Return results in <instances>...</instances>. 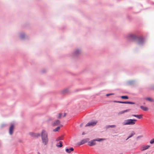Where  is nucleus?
<instances>
[{"mask_svg":"<svg viewBox=\"0 0 154 154\" xmlns=\"http://www.w3.org/2000/svg\"><path fill=\"white\" fill-rule=\"evenodd\" d=\"M127 40L129 42L134 41L140 45H143L145 42L144 38L142 36H138L132 34L128 35L126 37Z\"/></svg>","mask_w":154,"mask_h":154,"instance_id":"f257e3e1","label":"nucleus"},{"mask_svg":"<svg viewBox=\"0 0 154 154\" xmlns=\"http://www.w3.org/2000/svg\"><path fill=\"white\" fill-rule=\"evenodd\" d=\"M43 143L45 145H46L48 142V133L46 131L43 130L41 135Z\"/></svg>","mask_w":154,"mask_h":154,"instance_id":"f03ea898","label":"nucleus"},{"mask_svg":"<svg viewBox=\"0 0 154 154\" xmlns=\"http://www.w3.org/2000/svg\"><path fill=\"white\" fill-rule=\"evenodd\" d=\"M137 121V120L136 119H128L125 120L122 124L123 125H133L135 124V122Z\"/></svg>","mask_w":154,"mask_h":154,"instance_id":"7ed1b4c3","label":"nucleus"},{"mask_svg":"<svg viewBox=\"0 0 154 154\" xmlns=\"http://www.w3.org/2000/svg\"><path fill=\"white\" fill-rule=\"evenodd\" d=\"M81 52V50L77 48L72 53V56L74 57H77L80 55Z\"/></svg>","mask_w":154,"mask_h":154,"instance_id":"20e7f679","label":"nucleus"},{"mask_svg":"<svg viewBox=\"0 0 154 154\" xmlns=\"http://www.w3.org/2000/svg\"><path fill=\"white\" fill-rule=\"evenodd\" d=\"M29 135L32 137L37 138L38 137L41 136V134L40 133H37L33 132H30L29 133Z\"/></svg>","mask_w":154,"mask_h":154,"instance_id":"39448f33","label":"nucleus"},{"mask_svg":"<svg viewBox=\"0 0 154 154\" xmlns=\"http://www.w3.org/2000/svg\"><path fill=\"white\" fill-rule=\"evenodd\" d=\"M97 122V121H93L92 120L87 123L85 125V127L89 126H94L96 125Z\"/></svg>","mask_w":154,"mask_h":154,"instance_id":"423d86ee","label":"nucleus"},{"mask_svg":"<svg viewBox=\"0 0 154 154\" xmlns=\"http://www.w3.org/2000/svg\"><path fill=\"white\" fill-rule=\"evenodd\" d=\"M96 141H97V139H93L90 141H88V144L90 146H93L96 144Z\"/></svg>","mask_w":154,"mask_h":154,"instance_id":"0eeeda50","label":"nucleus"},{"mask_svg":"<svg viewBox=\"0 0 154 154\" xmlns=\"http://www.w3.org/2000/svg\"><path fill=\"white\" fill-rule=\"evenodd\" d=\"M90 139L89 138L84 139L81 141L79 143V145H82L85 144V143L88 142Z\"/></svg>","mask_w":154,"mask_h":154,"instance_id":"6e6552de","label":"nucleus"},{"mask_svg":"<svg viewBox=\"0 0 154 154\" xmlns=\"http://www.w3.org/2000/svg\"><path fill=\"white\" fill-rule=\"evenodd\" d=\"M14 128V126L13 124H12L9 128V133L10 135H11L13 133V131Z\"/></svg>","mask_w":154,"mask_h":154,"instance_id":"1a4fd4ad","label":"nucleus"},{"mask_svg":"<svg viewBox=\"0 0 154 154\" xmlns=\"http://www.w3.org/2000/svg\"><path fill=\"white\" fill-rule=\"evenodd\" d=\"M60 124V121L58 120H56L52 124V125L53 126H55L59 125Z\"/></svg>","mask_w":154,"mask_h":154,"instance_id":"9d476101","label":"nucleus"},{"mask_svg":"<svg viewBox=\"0 0 154 154\" xmlns=\"http://www.w3.org/2000/svg\"><path fill=\"white\" fill-rule=\"evenodd\" d=\"M150 147V146L149 145H143L142 146V149H141V150L143 151L146 150L148 149Z\"/></svg>","mask_w":154,"mask_h":154,"instance_id":"9b49d317","label":"nucleus"},{"mask_svg":"<svg viewBox=\"0 0 154 154\" xmlns=\"http://www.w3.org/2000/svg\"><path fill=\"white\" fill-rule=\"evenodd\" d=\"M120 103L123 104H134L135 103L131 101H120Z\"/></svg>","mask_w":154,"mask_h":154,"instance_id":"f8f14e48","label":"nucleus"},{"mask_svg":"<svg viewBox=\"0 0 154 154\" xmlns=\"http://www.w3.org/2000/svg\"><path fill=\"white\" fill-rule=\"evenodd\" d=\"M65 150L67 152L70 153L71 152L73 151L74 149L73 147H71L69 149L66 148Z\"/></svg>","mask_w":154,"mask_h":154,"instance_id":"ddd939ff","label":"nucleus"},{"mask_svg":"<svg viewBox=\"0 0 154 154\" xmlns=\"http://www.w3.org/2000/svg\"><path fill=\"white\" fill-rule=\"evenodd\" d=\"M142 116L143 115L141 114H140V115L133 114L132 115V116L136 117L139 119H141L142 118Z\"/></svg>","mask_w":154,"mask_h":154,"instance_id":"4468645a","label":"nucleus"},{"mask_svg":"<svg viewBox=\"0 0 154 154\" xmlns=\"http://www.w3.org/2000/svg\"><path fill=\"white\" fill-rule=\"evenodd\" d=\"M19 36L21 39L23 40L25 38V35L24 33L22 32L20 34Z\"/></svg>","mask_w":154,"mask_h":154,"instance_id":"2eb2a0df","label":"nucleus"},{"mask_svg":"<svg viewBox=\"0 0 154 154\" xmlns=\"http://www.w3.org/2000/svg\"><path fill=\"white\" fill-rule=\"evenodd\" d=\"M68 91V89H65L62 90L61 92V93L62 94H64L67 93Z\"/></svg>","mask_w":154,"mask_h":154,"instance_id":"dca6fc26","label":"nucleus"},{"mask_svg":"<svg viewBox=\"0 0 154 154\" xmlns=\"http://www.w3.org/2000/svg\"><path fill=\"white\" fill-rule=\"evenodd\" d=\"M140 107L144 111H147L148 110V108L147 107L141 106Z\"/></svg>","mask_w":154,"mask_h":154,"instance_id":"f3484780","label":"nucleus"},{"mask_svg":"<svg viewBox=\"0 0 154 154\" xmlns=\"http://www.w3.org/2000/svg\"><path fill=\"white\" fill-rule=\"evenodd\" d=\"M134 82V81L133 80H131L128 81L127 82V84L128 85H133Z\"/></svg>","mask_w":154,"mask_h":154,"instance_id":"a211bd4d","label":"nucleus"},{"mask_svg":"<svg viewBox=\"0 0 154 154\" xmlns=\"http://www.w3.org/2000/svg\"><path fill=\"white\" fill-rule=\"evenodd\" d=\"M146 100H148L151 102H154V100L150 97H146Z\"/></svg>","mask_w":154,"mask_h":154,"instance_id":"6ab92c4d","label":"nucleus"},{"mask_svg":"<svg viewBox=\"0 0 154 154\" xmlns=\"http://www.w3.org/2000/svg\"><path fill=\"white\" fill-rule=\"evenodd\" d=\"M59 145L57 144L56 146L58 148H60L63 146L62 143L61 141L59 142Z\"/></svg>","mask_w":154,"mask_h":154,"instance_id":"aec40b11","label":"nucleus"},{"mask_svg":"<svg viewBox=\"0 0 154 154\" xmlns=\"http://www.w3.org/2000/svg\"><path fill=\"white\" fill-rule=\"evenodd\" d=\"M121 98L123 99H128V97L127 96H122Z\"/></svg>","mask_w":154,"mask_h":154,"instance_id":"412c9836","label":"nucleus"},{"mask_svg":"<svg viewBox=\"0 0 154 154\" xmlns=\"http://www.w3.org/2000/svg\"><path fill=\"white\" fill-rule=\"evenodd\" d=\"M116 126L115 125H107L106 126V128H112L115 127Z\"/></svg>","mask_w":154,"mask_h":154,"instance_id":"4be33fe9","label":"nucleus"},{"mask_svg":"<svg viewBox=\"0 0 154 154\" xmlns=\"http://www.w3.org/2000/svg\"><path fill=\"white\" fill-rule=\"evenodd\" d=\"M63 140L62 137H58L56 139V141L58 142L60 140Z\"/></svg>","mask_w":154,"mask_h":154,"instance_id":"5701e85b","label":"nucleus"},{"mask_svg":"<svg viewBox=\"0 0 154 154\" xmlns=\"http://www.w3.org/2000/svg\"><path fill=\"white\" fill-rule=\"evenodd\" d=\"M60 127L58 126V127H57L54 129L53 130V131L54 132L58 131H59V130H60Z\"/></svg>","mask_w":154,"mask_h":154,"instance_id":"b1692460","label":"nucleus"},{"mask_svg":"<svg viewBox=\"0 0 154 154\" xmlns=\"http://www.w3.org/2000/svg\"><path fill=\"white\" fill-rule=\"evenodd\" d=\"M96 139L97 141L100 142L101 141L104 140L105 139L104 138H98V139Z\"/></svg>","mask_w":154,"mask_h":154,"instance_id":"393cba45","label":"nucleus"},{"mask_svg":"<svg viewBox=\"0 0 154 154\" xmlns=\"http://www.w3.org/2000/svg\"><path fill=\"white\" fill-rule=\"evenodd\" d=\"M135 134V132H133L132 133L128 136V138H130L132 137Z\"/></svg>","mask_w":154,"mask_h":154,"instance_id":"a878e982","label":"nucleus"},{"mask_svg":"<svg viewBox=\"0 0 154 154\" xmlns=\"http://www.w3.org/2000/svg\"><path fill=\"white\" fill-rule=\"evenodd\" d=\"M150 143L151 144H152L154 143V138L152 139L150 141Z\"/></svg>","mask_w":154,"mask_h":154,"instance_id":"bb28decb","label":"nucleus"},{"mask_svg":"<svg viewBox=\"0 0 154 154\" xmlns=\"http://www.w3.org/2000/svg\"><path fill=\"white\" fill-rule=\"evenodd\" d=\"M125 113L124 112V110H123V111H120V112H119V113H118V115H121V114H122L123 113Z\"/></svg>","mask_w":154,"mask_h":154,"instance_id":"cd10ccee","label":"nucleus"},{"mask_svg":"<svg viewBox=\"0 0 154 154\" xmlns=\"http://www.w3.org/2000/svg\"><path fill=\"white\" fill-rule=\"evenodd\" d=\"M150 88L151 90H154V85H151L150 87Z\"/></svg>","mask_w":154,"mask_h":154,"instance_id":"c85d7f7f","label":"nucleus"},{"mask_svg":"<svg viewBox=\"0 0 154 154\" xmlns=\"http://www.w3.org/2000/svg\"><path fill=\"white\" fill-rule=\"evenodd\" d=\"M62 116V114L61 113H60L59 114V116L57 117V118L60 119L61 118Z\"/></svg>","mask_w":154,"mask_h":154,"instance_id":"c756f323","label":"nucleus"},{"mask_svg":"<svg viewBox=\"0 0 154 154\" xmlns=\"http://www.w3.org/2000/svg\"><path fill=\"white\" fill-rule=\"evenodd\" d=\"M131 110V109H126V110H124V112L125 113V112H129Z\"/></svg>","mask_w":154,"mask_h":154,"instance_id":"7c9ffc66","label":"nucleus"},{"mask_svg":"<svg viewBox=\"0 0 154 154\" xmlns=\"http://www.w3.org/2000/svg\"><path fill=\"white\" fill-rule=\"evenodd\" d=\"M6 126V125L5 124H2L1 125V127L2 128L5 127Z\"/></svg>","mask_w":154,"mask_h":154,"instance_id":"2f4dec72","label":"nucleus"},{"mask_svg":"<svg viewBox=\"0 0 154 154\" xmlns=\"http://www.w3.org/2000/svg\"><path fill=\"white\" fill-rule=\"evenodd\" d=\"M143 137V136L142 135H141V136H138L137 137V140H138V139L140 138H141L142 137Z\"/></svg>","mask_w":154,"mask_h":154,"instance_id":"473e14b6","label":"nucleus"},{"mask_svg":"<svg viewBox=\"0 0 154 154\" xmlns=\"http://www.w3.org/2000/svg\"><path fill=\"white\" fill-rule=\"evenodd\" d=\"M113 102L114 103H120V101H117L116 100H114L113 101Z\"/></svg>","mask_w":154,"mask_h":154,"instance_id":"72a5a7b5","label":"nucleus"},{"mask_svg":"<svg viewBox=\"0 0 154 154\" xmlns=\"http://www.w3.org/2000/svg\"><path fill=\"white\" fill-rule=\"evenodd\" d=\"M46 72V70L45 69H43L42 71V73H45Z\"/></svg>","mask_w":154,"mask_h":154,"instance_id":"f704fd0d","label":"nucleus"},{"mask_svg":"<svg viewBox=\"0 0 154 154\" xmlns=\"http://www.w3.org/2000/svg\"><path fill=\"white\" fill-rule=\"evenodd\" d=\"M111 94H110V93L107 94H106V96L107 97H108V96L111 95Z\"/></svg>","mask_w":154,"mask_h":154,"instance_id":"c9c22d12","label":"nucleus"},{"mask_svg":"<svg viewBox=\"0 0 154 154\" xmlns=\"http://www.w3.org/2000/svg\"><path fill=\"white\" fill-rule=\"evenodd\" d=\"M66 113H64V115L63 116V117H64L65 116H66Z\"/></svg>","mask_w":154,"mask_h":154,"instance_id":"e433bc0d","label":"nucleus"},{"mask_svg":"<svg viewBox=\"0 0 154 154\" xmlns=\"http://www.w3.org/2000/svg\"><path fill=\"white\" fill-rule=\"evenodd\" d=\"M85 134V132H82V135H84Z\"/></svg>","mask_w":154,"mask_h":154,"instance_id":"4c0bfd02","label":"nucleus"},{"mask_svg":"<svg viewBox=\"0 0 154 154\" xmlns=\"http://www.w3.org/2000/svg\"><path fill=\"white\" fill-rule=\"evenodd\" d=\"M19 142H20L21 143V142H22V140H19Z\"/></svg>","mask_w":154,"mask_h":154,"instance_id":"58836bf2","label":"nucleus"},{"mask_svg":"<svg viewBox=\"0 0 154 154\" xmlns=\"http://www.w3.org/2000/svg\"><path fill=\"white\" fill-rule=\"evenodd\" d=\"M110 94H111V95H114V93H110Z\"/></svg>","mask_w":154,"mask_h":154,"instance_id":"ea45409f","label":"nucleus"},{"mask_svg":"<svg viewBox=\"0 0 154 154\" xmlns=\"http://www.w3.org/2000/svg\"><path fill=\"white\" fill-rule=\"evenodd\" d=\"M129 138H128V137L126 139V140H127Z\"/></svg>","mask_w":154,"mask_h":154,"instance_id":"a19ab883","label":"nucleus"},{"mask_svg":"<svg viewBox=\"0 0 154 154\" xmlns=\"http://www.w3.org/2000/svg\"><path fill=\"white\" fill-rule=\"evenodd\" d=\"M38 154H40V152H38Z\"/></svg>","mask_w":154,"mask_h":154,"instance_id":"79ce46f5","label":"nucleus"},{"mask_svg":"<svg viewBox=\"0 0 154 154\" xmlns=\"http://www.w3.org/2000/svg\"><path fill=\"white\" fill-rule=\"evenodd\" d=\"M82 124H81V125H80V127H82Z\"/></svg>","mask_w":154,"mask_h":154,"instance_id":"37998d69","label":"nucleus"},{"mask_svg":"<svg viewBox=\"0 0 154 154\" xmlns=\"http://www.w3.org/2000/svg\"><path fill=\"white\" fill-rule=\"evenodd\" d=\"M119 154H122V153H120Z\"/></svg>","mask_w":154,"mask_h":154,"instance_id":"c03bdc74","label":"nucleus"}]
</instances>
